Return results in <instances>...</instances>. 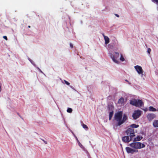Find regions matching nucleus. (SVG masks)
I'll return each mask as SVG.
<instances>
[{
    "mask_svg": "<svg viewBox=\"0 0 158 158\" xmlns=\"http://www.w3.org/2000/svg\"><path fill=\"white\" fill-rule=\"evenodd\" d=\"M149 110L150 111H156V108H154L153 107L150 106L149 108Z\"/></svg>",
    "mask_w": 158,
    "mask_h": 158,
    "instance_id": "16",
    "label": "nucleus"
},
{
    "mask_svg": "<svg viewBox=\"0 0 158 158\" xmlns=\"http://www.w3.org/2000/svg\"><path fill=\"white\" fill-rule=\"evenodd\" d=\"M142 139V137L138 136L134 138L133 141H138L141 140Z\"/></svg>",
    "mask_w": 158,
    "mask_h": 158,
    "instance_id": "11",
    "label": "nucleus"
},
{
    "mask_svg": "<svg viewBox=\"0 0 158 158\" xmlns=\"http://www.w3.org/2000/svg\"><path fill=\"white\" fill-rule=\"evenodd\" d=\"M133 137H131L129 135L125 136L123 137L122 141L125 143H128L131 140Z\"/></svg>",
    "mask_w": 158,
    "mask_h": 158,
    "instance_id": "7",
    "label": "nucleus"
},
{
    "mask_svg": "<svg viewBox=\"0 0 158 158\" xmlns=\"http://www.w3.org/2000/svg\"><path fill=\"white\" fill-rule=\"evenodd\" d=\"M3 38L5 39L6 40H7V38L6 36H3Z\"/></svg>",
    "mask_w": 158,
    "mask_h": 158,
    "instance_id": "25",
    "label": "nucleus"
},
{
    "mask_svg": "<svg viewBox=\"0 0 158 158\" xmlns=\"http://www.w3.org/2000/svg\"><path fill=\"white\" fill-rule=\"evenodd\" d=\"M70 45L71 48H73V44H72V43H70Z\"/></svg>",
    "mask_w": 158,
    "mask_h": 158,
    "instance_id": "26",
    "label": "nucleus"
},
{
    "mask_svg": "<svg viewBox=\"0 0 158 158\" xmlns=\"http://www.w3.org/2000/svg\"><path fill=\"white\" fill-rule=\"evenodd\" d=\"M76 140L77 141V142L78 144L79 145V146L81 148H83V146L82 145V144L78 140V139H77V137H76Z\"/></svg>",
    "mask_w": 158,
    "mask_h": 158,
    "instance_id": "18",
    "label": "nucleus"
},
{
    "mask_svg": "<svg viewBox=\"0 0 158 158\" xmlns=\"http://www.w3.org/2000/svg\"><path fill=\"white\" fill-rule=\"evenodd\" d=\"M82 127L86 129V130H88V127L85 124H84L83 123L82 124Z\"/></svg>",
    "mask_w": 158,
    "mask_h": 158,
    "instance_id": "21",
    "label": "nucleus"
},
{
    "mask_svg": "<svg viewBox=\"0 0 158 158\" xmlns=\"http://www.w3.org/2000/svg\"><path fill=\"white\" fill-rule=\"evenodd\" d=\"M126 150L127 152L128 153L133 154L134 152H138V150L133 149L129 147H126Z\"/></svg>",
    "mask_w": 158,
    "mask_h": 158,
    "instance_id": "8",
    "label": "nucleus"
},
{
    "mask_svg": "<svg viewBox=\"0 0 158 158\" xmlns=\"http://www.w3.org/2000/svg\"><path fill=\"white\" fill-rule=\"evenodd\" d=\"M114 112L113 111L110 112L109 114V119L111 120L113 115Z\"/></svg>",
    "mask_w": 158,
    "mask_h": 158,
    "instance_id": "17",
    "label": "nucleus"
},
{
    "mask_svg": "<svg viewBox=\"0 0 158 158\" xmlns=\"http://www.w3.org/2000/svg\"><path fill=\"white\" fill-rule=\"evenodd\" d=\"M151 50L150 48H148V50H147V52H148V53L149 54H150V52H151Z\"/></svg>",
    "mask_w": 158,
    "mask_h": 158,
    "instance_id": "24",
    "label": "nucleus"
},
{
    "mask_svg": "<svg viewBox=\"0 0 158 158\" xmlns=\"http://www.w3.org/2000/svg\"><path fill=\"white\" fill-rule=\"evenodd\" d=\"M125 81L127 82H128V81L127 80H126Z\"/></svg>",
    "mask_w": 158,
    "mask_h": 158,
    "instance_id": "33",
    "label": "nucleus"
},
{
    "mask_svg": "<svg viewBox=\"0 0 158 158\" xmlns=\"http://www.w3.org/2000/svg\"><path fill=\"white\" fill-rule=\"evenodd\" d=\"M147 117L148 120L151 121L156 118V115L153 113L148 114L147 116Z\"/></svg>",
    "mask_w": 158,
    "mask_h": 158,
    "instance_id": "10",
    "label": "nucleus"
},
{
    "mask_svg": "<svg viewBox=\"0 0 158 158\" xmlns=\"http://www.w3.org/2000/svg\"><path fill=\"white\" fill-rule=\"evenodd\" d=\"M104 40H105V44H107L109 43L110 39L107 36H104Z\"/></svg>",
    "mask_w": 158,
    "mask_h": 158,
    "instance_id": "13",
    "label": "nucleus"
},
{
    "mask_svg": "<svg viewBox=\"0 0 158 158\" xmlns=\"http://www.w3.org/2000/svg\"><path fill=\"white\" fill-rule=\"evenodd\" d=\"M1 90H2V89H1V86L0 85V91H1Z\"/></svg>",
    "mask_w": 158,
    "mask_h": 158,
    "instance_id": "31",
    "label": "nucleus"
},
{
    "mask_svg": "<svg viewBox=\"0 0 158 158\" xmlns=\"http://www.w3.org/2000/svg\"><path fill=\"white\" fill-rule=\"evenodd\" d=\"M120 60L122 61L125 60V59L122 54H121V57L120 58Z\"/></svg>",
    "mask_w": 158,
    "mask_h": 158,
    "instance_id": "20",
    "label": "nucleus"
},
{
    "mask_svg": "<svg viewBox=\"0 0 158 158\" xmlns=\"http://www.w3.org/2000/svg\"><path fill=\"white\" fill-rule=\"evenodd\" d=\"M42 141H44V143H45V144H47L48 143L47 142V141H45V140H44V139H42Z\"/></svg>",
    "mask_w": 158,
    "mask_h": 158,
    "instance_id": "27",
    "label": "nucleus"
},
{
    "mask_svg": "<svg viewBox=\"0 0 158 158\" xmlns=\"http://www.w3.org/2000/svg\"><path fill=\"white\" fill-rule=\"evenodd\" d=\"M130 103L133 106L137 107H141L143 105V102L142 100L138 99H133L130 100Z\"/></svg>",
    "mask_w": 158,
    "mask_h": 158,
    "instance_id": "3",
    "label": "nucleus"
},
{
    "mask_svg": "<svg viewBox=\"0 0 158 158\" xmlns=\"http://www.w3.org/2000/svg\"><path fill=\"white\" fill-rule=\"evenodd\" d=\"M73 110L72 108H69L67 110V111L69 113H71L72 112Z\"/></svg>",
    "mask_w": 158,
    "mask_h": 158,
    "instance_id": "19",
    "label": "nucleus"
},
{
    "mask_svg": "<svg viewBox=\"0 0 158 158\" xmlns=\"http://www.w3.org/2000/svg\"><path fill=\"white\" fill-rule=\"evenodd\" d=\"M17 114H18V115L20 117V118H21V116H20V115H19V114L18 113H17Z\"/></svg>",
    "mask_w": 158,
    "mask_h": 158,
    "instance_id": "29",
    "label": "nucleus"
},
{
    "mask_svg": "<svg viewBox=\"0 0 158 158\" xmlns=\"http://www.w3.org/2000/svg\"><path fill=\"white\" fill-rule=\"evenodd\" d=\"M64 82L65 83L66 85H69L70 83L68 82L67 81H66L65 80H64Z\"/></svg>",
    "mask_w": 158,
    "mask_h": 158,
    "instance_id": "23",
    "label": "nucleus"
},
{
    "mask_svg": "<svg viewBox=\"0 0 158 158\" xmlns=\"http://www.w3.org/2000/svg\"><path fill=\"white\" fill-rule=\"evenodd\" d=\"M154 3H156L157 5H158V0H151Z\"/></svg>",
    "mask_w": 158,
    "mask_h": 158,
    "instance_id": "22",
    "label": "nucleus"
},
{
    "mask_svg": "<svg viewBox=\"0 0 158 158\" xmlns=\"http://www.w3.org/2000/svg\"><path fill=\"white\" fill-rule=\"evenodd\" d=\"M124 102V99L122 97L120 98L118 101V104H123Z\"/></svg>",
    "mask_w": 158,
    "mask_h": 158,
    "instance_id": "15",
    "label": "nucleus"
},
{
    "mask_svg": "<svg viewBox=\"0 0 158 158\" xmlns=\"http://www.w3.org/2000/svg\"><path fill=\"white\" fill-rule=\"evenodd\" d=\"M115 15L117 17H119V15H118V14H115Z\"/></svg>",
    "mask_w": 158,
    "mask_h": 158,
    "instance_id": "28",
    "label": "nucleus"
},
{
    "mask_svg": "<svg viewBox=\"0 0 158 158\" xmlns=\"http://www.w3.org/2000/svg\"><path fill=\"white\" fill-rule=\"evenodd\" d=\"M123 112L120 111L115 113L114 116V119L117 122L115 124L116 127L120 126L123 124L127 119V117L126 114H124L122 118Z\"/></svg>",
    "mask_w": 158,
    "mask_h": 158,
    "instance_id": "1",
    "label": "nucleus"
},
{
    "mask_svg": "<svg viewBox=\"0 0 158 158\" xmlns=\"http://www.w3.org/2000/svg\"><path fill=\"white\" fill-rule=\"evenodd\" d=\"M134 68L138 73L139 74H143V70L141 67L139 65H136L134 67Z\"/></svg>",
    "mask_w": 158,
    "mask_h": 158,
    "instance_id": "9",
    "label": "nucleus"
},
{
    "mask_svg": "<svg viewBox=\"0 0 158 158\" xmlns=\"http://www.w3.org/2000/svg\"><path fill=\"white\" fill-rule=\"evenodd\" d=\"M130 127L131 128H133L134 129V128H137L139 127V125H136L135 124H133L131 125L130 126Z\"/></svg>",
    "mask_w": 158,
    "mask_h": 158,
    "instance_id": "14",
    "label": "nucleus"
},
{
    "mask_svg": "<svg viewBox=\"0 0 158 158\" xmlns=\"http://www.w3.org/2000/svg\"><path fill=\"white\" fill-rule=\"evenodd\" d=\"M28 27L29 28H30L31 27V26H28Z\"/></svg>",
    "mask_w": 158,
    "mask_h": 158,
    "instance_id": "32",
    "label": "nucleus"
},
{
    "mask_svg": "<svg viewBox=\"0 0 158 158\" xmlns=\"http://www.w3.org/2000/svg\"><path fill=\"white\" fill-rule=\"evenodd\" d=\"M129 146L135 150L141 149L145 147L144 144L139 142H133L130 144Z\"/></svg>",
    "mask_w": 158,
    "mask_h": 158,
    "instance_id": "2",
    "label": "nucleus"
},
{
    "mask_svg": "<svg viewBox=\"0 0 158 158\" xmlns=\"http://www.w3.org/2000/svg\"><path fill=\"white\" fill-rule=\"evenodd\" d=\"M141 111L139 110H135L134 111L132 114V117L134 120H136L141 115Z\"/></svg>",
    "mask_w": 158,
    "mask_h": 158,
    "instance_id": "4",
    "label": "nucleus"
},
{
    "mask_svg": "<svg viewBox=\"0 0 158 158\" xmlns=\"http://www.w3.org/2000/svg\"><path fill=\"white\" fill-rule=\"evenodd\" d=\"M126 133L127 135H130V136L131 137H133L135 135V131L134 129L130 127L128 128L126 131Z\"/></svg>",
    "mask_w": 158,
    "mask_h": 158,
    "instance_id": "5",
    "label": "nucleus"
},
{
    "mask_svg": "<svg viewBox=\"0 0 158 158\" xmlns=\"http://www.w3.org/2000/svg\"><path fill=\"white\" fill-rule=\"evenodd\" d=\"M102 35H103V37L104 38V36H106L104 35V33H103L102 34Z\"/></svg>",
    "mask_w": 158,
    "mask_h": 158,
    "instance_id": "30",
    "label": "nucleus"
},
{
    "mask_svg": "<svg viewBox=\"0 0 158 158\" xmlns=\"http://www.w3.org/2000/svg\"><path fill=\"white\" fill-rule=\"evenodd\" d=\"M153 125L154 127H158V120H155L153 122Z\"/></svg>",
    "mask_w": 158,
    "mask_h": 158,
    "instance_id": "12",
    "label": "nucleus"
},
{
    "mask_svg": "<svg viewBox=\"0 0 158 158\" xmlns=\"http://www.w3.org/2000/svg\"><path fill=\"white\" fill-rule=\"evenodd\" d=\"M114 53L116 54L115 56H114L112 54H111L110 56L114 62L118 64L119 63V61L117 59L118 58L119 53L118 52H115Z\"/></svg>",
    "mask_w": 158,
    "mask_h": 158,
    "instance_id": "6",
    "label": "nucleus"
}]
</instances>
